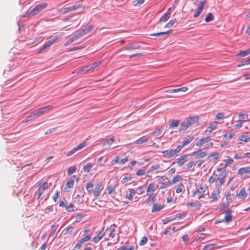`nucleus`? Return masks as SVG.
<instances>
[{
  "instance_id": "1",
  "label": "nucleus",
  "mask_w": 250,
  "mask_h": 250,
  "mask_svg": "<svg viewBox=\"0 0 250 250\" xmlns=\"http://www.w3.org/2000/svg\"><path fill=\"white\" fill-rule=\"evenodd\" d=\"M46 3H42L37 5L30 12L27 13L23 16V17H30L34 16L39 13L40 11L47 7Z\"/></svg>"
},
{
  "instance_id": "2",
  "label": "nucleus",
  "mask_w": 250,
  "mask_h": 250,
  "mask_svg": "<svg viewBox=\"0 0 250 250\" xmlns=\"http://www.w3.org/2000/svg\"><path fill=\"white\" fill-rule=\"evenodd\" d=\"M101 63L102 61L96 62L90 65L84 66L81 68V73L84 74L92 72L94 70V69L99 66L101 64Z\"/></svg>"
},
{
  "instance_id": "3",
  "label": "nucleus",
  "mask_w": 250,
  "mask_h": 250,
  "mask_svg": "<svg viewBox=\"0 0 250 250\" xmlns=\"http://www.w3.org/2000/svg\"><path fill=\"white\" fill-rule=\"evenodd\" d=\"M53 109L52 105H47L46 106H44L43 107L39 108L35 111H34V113L36 118L40 117V116L44 114V113L47 112L48 111L52 110Z\"/></svg>"
},
{
  "instance_id": "4",
  "label": "nucleus",
  "mask_w": 250,
  "mask_h": 250,
  "mask_svg": "<svg viewBox=\"0 0 250 250\" xmlns=\"http://www.w3.org/2000/svg\"><path fill=\"white\" fill-rule=\"evenodd\" d=\"M59 37L57 36H55L53 38L45 43L42 47L39 50V53H42L46 49L50 47L58 39Z\"/></svg>"
},
{
  "instance_id": "5",
  "label": "nucleus",
  "mask_w": 250,
  "mask_h": 250,
  "mask_svg": "<svg viewBox=\"0 0 250 250\" xmlns=\"http://www.w3.org/2000/svg\"><path fill=\"white\" fill-rule=\"evenodd\" d=\"M188 155H189L188 154H184L182 155L180 157L176 159L175 161L172 162V165L177 164L178 167L182 166L187 162V158Z\"/></svg>"
},
{
  "instance_id": "6",
  "label": "nucleus",
  "mask_w": 250,
  "mask_h": 250,
  "mask_svg": "<svg viewBox=\"0 0 250 250\" xmlns=\"http://www.w3.org/2000/svg\"><path fill=\"white\" fill-rule=\"evenodd\" d=\"M87 145H88V144L85 142H84L82 143H81L78 146H77L76 147L73 148L71 150L68 152L66 154V156L67 157L71 156L73 154L76 152L78 150H80L81 149L86 146Z\"/></svg>"
},
{
  "instance_id": "7",
  "label": "nucleus",
  "mask_w": 250,
  "mask_h": 250,
  "mask_svg": "<svg viewBox=\"0 0 250 250\" xmlns=\"http://www.w3.org/2000/svg\"><path fill=\"white\" fill-rule=\"evenodd\" d=\"M39 186H40V188L39 191L38 192V199H39L41 196L42 194V192L48 188V184L46 182L40 183L39 184Z\"/></svg>"
},
{
  "instance_id": "8",
  "label": "nucleus",
  "mask_w": 250,
  "mask_h": 250,
  "mask_svg": "<svg viewBox=\"0 0 250 250\" xmlns=\"http://www.w3.org/2000/svg\"><path fill=\"white\" fill-rule=\"evenodd\" d=\"M173 32L172 30H168L165 32H161L155 33L150 34V36L151 37H155L157 38H163L167 36Z\"/></svg>"
},
{
  "instance_id": "9",
  "label": "nucleus",
  "mask_w": 250,
  "mask_h": 250,
  "mask_svg": "<svg viewBox=\"0 0 250 250\" xmlns=\"http://www.w3.org/2000/svg\"><path fill=\"white\" fill-rule=\"evenodd\" d=\"M103 189V184L102 183L97 184L93 190V194L95 197L100 195L101 191Z\"/></svg>"
},
{
  "instance_id": "10",
  "label": "nucleus",
  "mask_w": 250,
  "mask_h": 250,
  "mask_svg": "<svg viewBox=\"0 0 250 250\" xmlns=\"http://www.w3.org/2000/svg\"><path fill=\"white\" fill-rule=\"evenodd\" d=\"M156 190V187L155 185L153 183H150L149 184L147 188L146 189V195H151L152 196L153 195H156V194H154V191Z\"/></svg>"
},
{
  "instance_id": "11",
  "label": "nucleus",
  "mask_w": 250,
  "mask_h": 250,
  "mask_svg": "<svg viewBox=\"0 0 250 250\" xmlns=\"http://www.w3.org/2000/svg\"><path fill=\"white\" fill-rule=\"evenodd\" d=\"M81 7H82V5H74L71 7L63 8L60 10V12H61L62 14H64L67 13L69 12H71V11L77 10V9H78L79 8Z\"/></svg>"
},
{
  "instance_id": "12",
  "label": "nucleus",
  "mask_w": 250,
  "mask_h": 250,
  "mask_svg": "<svg viewBox=\"0 0 250 250\" xmlns=\"http://www.w3.org/2000/svg\"><path fill=\"white\" fill-rule=\"evenodd\" d=\"M163 156L164 157H167L168 158H172L173 157H176L177 155L174 152L173 149L166 150L162 152Z\"/></svg>"
},
{
  "instance_id": "13",
  "label": "nucleus",
  "mask_w": 250,
  "mask_h": 250,
  "mask_svg": "<svg viewBox=\"0 0 250 250\" xmlns=\"http://www.w3.org/2000/svg\"><path fill=\"white\" fill-rule=\"evenodd\" d=\"M224 212L225 213L226 215L224 219V221L226 223H229L232 220V216L231 214L232 211L230 209H228Z\"/></svg>"
},
{
  "instance_id": "14",
  "label": "nucleus",
  "mask_w": 250,
  "mask_h": 250,
  "mask_svg": "<svg viewBox=\"0 0 250 250\" xmlns=\"http://www.w3.org/2000/svg\"><path fill=\"white\" fill-rule=\"evenodd\" d=\"M238 174L242 176L246 174H250V167H241L239 169Z\"/></svg>"
},
{
  "instance_id": "15",
  "label": "nucleus",
  "mask_w": 250,
  "mask_h": 250,
  "mask_svg": "<svg viewBox=\"0 0 250 250\" xmlns=\"http://www.w3.org/2000/svg\"><path fill=\"white\" fill-rule=\"evenodd\" d=\"M199 121L198 116H194V117H190L187 119L186 122L188 123V125L190 126L193 124H195L198 122Z\"/></svg>"
},
{
  "instance_id": "16",
  "label": "nucleus",
  "mask_w": 250,
  "mask_h": 250,
  "mask_svg": "<svg viewBox=\"0 0 250 250\" xmlns=\"http://www.w3.org/2000/svg\"><path fill=\"white\" fill-rule=\"evenodd\" d=\"M227 173L225 172H222L218 177H217V175H216V181L219 180L220 181V185L224 184L225 182V178L227 176Z\"/></svg>"
},
{
  "instance_id": "17",
  "label": "nucleus",
  "mask_w": 250,
  "mask_h": 250,
  "mask_svg": "<svg viewBox=\"0 0 250 250\" xmlns=\"http://www.w3.org/2000/svg\"><path fill=\"white\" fill-rule=\"evenodd\" d=\"M239 121L241 122H249V116L247 114L240 112L238 113Z\"/></svg>"
},
{
  "instance_id": "18",
  "label": "nucleus",
  "mask_w": 250,
  "mask_h": 250,
  "mask_svg": "<svg viewBox=\"0 0 250 250\" xmlns=\"http://www.w3.org/2000/svg\"><path fill=\"white\" fill-rule=\"evenodd\" d=\"M211 139L210 137H203L201 138L198 142H197L196 143V146H201L203 144L210 141Z\"/></svg>"
},
{
  "instance_id": "19",
  "label": "nucleus",
  "mask_w": 250,
  "mask_h": 250,
  "mask_svg": "<svg viewBox=\"0 0 250 250\" xmlns=\"http://www.w3.org/2000/svg\"><path fill=\"white\" fill-rule=\"evenodd\" d=\"M117 227V226L115 224H113L110 226V228L107 229L106 230H108L109 231V236L112 238H113L115 236V228Z\"/></svg>"
},
{
  "instance_id": "20",
  "label": "nucleus",
  "mask_w": 250,
  "mask_h": 250,
  "mask_svg": "<svg viewBox=\"0 0 250 250\" xmlns=\"http://www.w3.org/2000/svg\"><path fill=\"white\" fill-rule=\"evenodd\" d=\"M149 140V138L146 137V136H144L139 139H137L135 141V144L137 145H141L144 143H146L148 142Z\"/></svg>"
},
{
  "instance_id": "21",
  "label": "nucleus",
  "mask_w": 250,
  "mask_h": 250,
  "mask_svg": "<svg viewBox=\"0 0 250 250\" xmlns=\"http://www.w3.org/2000/svg\"><path fill=\"white\" fill-rule=\"evenodd\" d=\"M170 12H167L165 14H164L161 18L159 19L158 23L162 21H166L170 17Z\"/></svg>"
},
{
  "instance_id": "22",
  "label": "nucleus",
  "mask_w": 250,
  "mask_h": 250,
  "mask_svg": "<svg viewBox=\"0 0 250 250\" xmlns=\"http://www.w3.org/2000/svg\"><path fill=\"white\" fill-rule=\"evenodd\" d=\"M194 137L192 136H188L184 138L183 140V145L184 147L185 146L189 144L193 139Z\"/></svg>"
},
{
  "instance_id": "23",
  "label": "nucleus",
  "mask_w": 250,
  "mask_h": 250,
  "mask_svg": "<svg viewBox=\"0 0 250 250\" xmlns=\"http://www.w3.org/2000/svg\"><path fill=\"white\" fill-rule=\"evenodd\" d=\"M187 206L188 207H195L196 208L199 209L201 206V204L198 201H195L194 202L188 203Z\"/></svg>"
},
{
  "instance_id": "24",
  "label": "nucleus",
  "mask_w": 250,
  "mask_h": 250,
  "mask_svg": "<svg viewBox=\"0 0 250 250\" xmlns=\"http://www.w3.org/2000/svg\"><path fill=\"white\" fill-rule=\"evenodd\" d=\"M140 46L137 44H130L125 47V49L126 50H132L139 49Z\"/></svg>"
},
{
  "instance_id": "25",
  "label": "nucleus",
  "mask_w": 250,
  "mask_h": 250,
  "mask_svg": "<svg viewBox=\"0 0 250 250\" xmlns=\"http://www.w3.org/2000/svg\"><path fill=\"white\" fill-rule=\"evenodd\" d=\"M135 190L134 189L131 188L130 189L129 194H128L127 193H126V194L125 195V197L129 200L132 201L133 200V196L135 195Z\"/></svg>"
},
{
  "instance_id": "26",
  "label": "nucleus",
  "mask_w": 250,
  "mask_h": 250,
  "mask_svg": "<svg viewBox=\"0 0 250 250\" xmlns=\"http://www.w3.org/2000/svg\"><path fill=\"white\" fill-rule=\"evenodd\" d=\"M94 26L93 25H90L88 27H87L86 28H85L82 30L81 31V34H82L83 36L85 35V34L89 33L90 31H91L93 28Z\"/></svg>"
},
{
  "instance_id": "27",
  "label": "nucleus",
  "mask_w": 250,
  "mask_h": 250,
  "mask_svg": "<svg viewBox=\"0 0 250 250\" xmlns=\"http://www.w3.org/2000/svg\"><path fill=\"white\" fill-rule=\"evenodd\" d=\"M164 206H161L159 205H157L156 204H153V207L151 209V211L152 212L155 211H160L163 208Z\"/></svg>"
},
{
  "instance_id": "28",
  "label": "nucleus",
  "mask_w": 250,
  "mask_h": 250,
  "mask_svg": "<svg viewBox=\"0 0 250 250\" xmlns=\"http://www.w3.org/2000/svg\"><path fill=\"white\" fill-rule=\"evenodd\" d=\"M93 184L91 183L88 182L86 183V188L89 193H91L93 192Z\"/></svg>"
},
{
  "instance_id": "29",
  "label": "nucleus",
  "mask_w": 250,
  "mask_h": 250,
  "mask_svg": "<svg viewBox=\"0 0 250 250\" xmlns=\"http://www.w3.org/2000/svg\"><path fill=\"white\" fill-rule=\"evenodd\" d=\"M237 195L240 198H245L247 196V193L244 188H242Z\"/></svg>"
},
{
  "instance_id": "30",
  "label": "nucleus",
  "mask_w": 250,
  "mask_h": 250,
  "mask_svg": "<svg viewBox=\"0 0 250 250\" xmlns=\"http://www.w3.org/2000/svg\"><path fill=\"white\" fill-rule=\"evenodd\" d=\"M180 122L178 120H173L171 121L169 125L170 128H174L175 127H177L179 125Z\"/></svg>"
},
{
  "instance_id": "31",
  "label": "nucleus",
  "mask_w": 250,
  "mask_h": 250,
  "mask_svg": "<svg viewBox=\"0 0 250 250\" xmlns=\"http://www.w3.org/2000/svg\"><path fill=\"white\" fill-rule=\"evenodd\" d=\"M148 199L146 201V202L147 204H149L150 202H152L154 204V202L156 200V195H149Z\"/></svg>"
},
{
  "instance_id": "32",
  "label": "nucleus",
  "mask_w": 250,
  "mask_h": 250,
  "mask_svg": "<svg viewBox=\"0 0 250 250\" xmlns=\"http://www.w3.org/2000/svg\"><path fill=\"white\" fill-rule=\"evenodd\" d=\"M36 118L34 112H32L29 115H28L23 121V123H26L29 121L32 120L33 119Z\"/></svg>"
},
{
  "instance_id": "33",
  "label": "nucleus",
  "mask_w": 250,
  "mask_h": 250,
  "mask_svg": "<svg viewBox=\"0 0 250 250\" xmlns=\"http://www.w3.org/2000/svg\"><path fill=\"white\" fill-rule=\"evenodd\" d=\"M250 54V48L246 50L241 51L237 55L241 57H244Z\"/></svg>"
},
{
  "instance_id": "34",
  "label": "nucleus",
  "mask_w": 250,
  "mask_h": 250,
  "mask_svg": "<svg viewBox=\"0 0 250 250\" xmlns=\"http://www.w3.org/2000/svg\"><path fill=\"white\" fill-rule=\"evenodd\" d=\"M189 125H188V123L186 121L182 123L180 125L179 130H186L188 127Z\"/></svg>"
},
{
  "instance_id": "35",
  "label": "nucleus",
  "mask_w": 250,
  "mask_h": 250,
  "mask_svg": "<svg viewBox=\"0 0 250 250\" xmlns=\"http://www.w3.org/2000/svg\"><path fill=\"white\" fill-rule=\"evenodd\" d=\"M106 190L109 194L114 195L116 193L115 188L113 187H112L111 186H108L106 188Z\"/></svg>"
},
{
  "instance_id": "36",
  "label": "nucleus",
  "mask_w": 250,
  "mask_h": 250,
  "mask_svg": "<svg viewBox=\"0 0 250 250\" xmlns=\"http://www.w3.org/2000/svg\"><path fill=\"white\" fill-rule=\"evenodd\" d=\"M239 139L242 142L247 143L250 141V137L246 135H241Z\"/></svg>"
},
{
  "instance_id": "37",
  "label": "nucleus",
  "mask_w": 250,
  "mask_h": 250,
  "mask_svg": "<svg viewBox=\"0 0 250 250\" xmlns=\"http://www.w3.org/2000/svg\"><path fill=\"white\" fill-rule=\"evenodd\" d=\"M219 152H216L211 153L208 156V158H213V159L215 161L219 157Z\"/></svg>"
},
{
  "instance_id": "38",
  "label": "nucleus",
  "mask_w": 250,
  "mask_h": 250,
  "mask_svg": "<svg viewBox=\"0 0 250 250\" xmlns=\"http://www.w3.org/2000/svg\"><path fill=\"white\" fill-rule=\"evenodd\" d=\"M213 19H214V17H213V15H212V14H211V13H209L207 15L206 17L205 18V21L206 22H209L210 21H213Z\"/></svg>"
},
{
  "instance_id": "39",
  "label": "nucleus",
  "mask_w": 250,
  "mask_h": 250,
  "mask_svg": "<svg viewBox=\"0 0 250 250\" xmlns=\"http://www.w3.org/2000/svg\"><path fill=\"white\" fill-rule=\"evenodd\" d=\"M65 209L67 211L70 212L75 211L77 209V208H76L73 204H70L69 205L65 206Z\"/></svg>"
},
{
  "instance_id": "40",
  "label": "nucleus",
  "mask_w": 250,
  "mask_h": 250,
  "mask_svg": "<svg viewBox=\"0 0 250 250\" xmlns=\"http://www.w3.org/2000/svg\"><path fill=\"white\" fill-rule=\"evenodd\" d=\"M177 20L175 18L171 20L167 24H166L165 28L171 27L176 22Z\"/></svg>"
},
{
  "instance_id": "41",
  "label": "nucleus",
  "mask_w": 250,
  "mask_h": 250,
  "mask_svg": "<svg viewBox=\"0 0 250 250\" xmlns=\"http://www.w3.org/2000/svg\"><path fill=\"white\" fill-rule=\"evenodd\" d=\"M219 194V192L218 191L217 192L214 191L211 193L210 198L213 199V201H216L218 199L217 196Z\"/></svg>"
},
{
  "instance_id": "42",
  "label": "nucleus",
  "mask_w": 250,
  "mask_h": 250,
  "mask_svg": "<svg viewBox=\"0 0 250 250\" xmlns=\"http://www.w3.org/2000/svg\"><path fill=\"white\" fill-rule=\"evenodd\" d=\"M77 170V168L76 167L72 166L68 168V174L70 175L72 174L73 173H75Z\"/></svg>"
},
{
  "instance_id": "43",
  "label": "nucleus",
  "mask_w": 250,
  "mask_h": 250,
  "mask_svg": "<svg viewBox=\"0 0 250 250\" xmlns=\"http://www.w3.org/2000/svg\"><path fill=\"white\" fill-rule=\"evenodd\" d=\"M74 184V180L70 179L66 183L65 185V188H71L73 187Z\"/></svg>"
},
{
  "instance_id": "44",
  "label": "nucleus",
  "mask_w": 250,
  "mask_h": 250,
  "mask_svg": "<svg viewBox=\"0 0 250 250\" xmlns=\"http://www.w3.org/2000/svg\"><path fill=\"white\" fill-rule=\"evenodd\" d=\"M92 167V164L88 163L83 167V171L84 172H89Z\"/></svg>"
},
{
  "instance_id": "45",
  "label": "nucleus",
  "mask_w": 250,
  "mask_h": 250,
  "mask_svg": "<svg viewBox=\"0 0 250 250\" xmlns=\"http://www.w3.org/2000/svg\"><path fill=\"white\" fill-rule=\"evenodd\" d=\"M182 180L181 177L179 175H176L174 176L172 180L170 181V184L172 185L174 183H175L177 182H179L180 180Z\"/></svg>"
},
{
  "instance_id": "46",
  "label": "nucleus",
  "mask_w": 250,
  "mask_h": 250,
  "mask_svg": "<svg viewBox=\"0 0 250 250\" xmlns=\"http://www.w3.org/2000/svg\"><path fill=\"white\" fill-rule=\"evenodd\" d=\"M133 247L132 246H121L116 250H133Z\"/></svg>"
},
{
  "instance_id": "47",
  "label": "nucleus",
  "mask_w": 250,
  "mask_h": 250,
  "mask_svg": "<svg viewBox=\"0 0 250 250\" xmlns=\"http://www.w3.org/2000/svg\"><path fill=\"white\" fill-rule=\"evenodd\" d=\"M145 1V0H135L133 1V4L134 6H140Z\"/></svg>"
},
{
  "instance_id": "48",
  "label": "nucleus",
  "mask_w": 250,
  "mask_h": 250,
  "mask_svg": "<svg viewBox=\"0 0 250 250\" xmlns=\"http://www.w3.org/2000/svg\"><path fill=\"white\" fill-rule=\"evenodd\" d=\"M83 37L82 34H81V32L73 36L71 39V40H73V42L77 40V39H79V38Z\"/></svg>"
},
{
  "instance_id": "49",
  "label": "nucleus",
  "mask_w": 250,
  "mask_h": 250,
  "mask_svg": "<svg viewBox=\"0 0 250 250\" xmlns=\"http://www.w3.org/2000/svg\"><path fill=\"white\" fill-rule=\"evenodd\" d=\"M188 90L187 87H183L181 88H178L175 89V92H185Z\"/></svg>"
},
{
  "instance_id": "50",
  "label": "nucleus",
  "mask_w": 250,
  "mask_h": 250,
  "mask_svg": "<svg viewBox=\"0 0 250 250\" xmlns=\"http://www.w3.org/2000/svg\"><path fill=\"white\" fill-rule=\"evenodd\" d=\"M184 147L183 145H179L177 147L173 149L174 152L176 154L177 156L178 155V153L180 152L181 149Z\"/></svg>"
},
{
  "instance_id": "51",
  "label": "nucleus",
  "mask_w": 250,
  "mask_h": 250,
  "mask_svg": "<svg viewBox=\"0 0 250 250\" xmlns=\"http://www.w3.org/2000/svg\"><path fill=\"white\" fill-rule=\"evenodd\" d=\"M112 144L110 143V142L106 140V141L103 143V146L104 147V149L107 150L110 148V146Z\"/></svg>"
},
{
  "instance_id": "52",
  "label": "nucleus",
  "mask_w": 250,
  "mask_h": 250,
  "mask_svg": "<svg viewBox=\"0 0 250 250\" xmlns=\"http://www.w3.org/2000/svg\"><path fill=\"white\" fill-rule=\"evenodd\" d=\"M250 63V58H248L247 60L243 61L241 63L238 65V66L240 67L244 65H247Z\"/></svg>"
},
{
  "instance_id": "53",
  "label": "nucleus",
  "mask_w": 250,
  "mask_h": 250,
  "mask_svg": "<svg viewBox=\"0 0 250 250\" xmlns=\"http://www.w3.org/2000/svg\"><path fill=\"white\" fill-rule=\"evenodd\" d=\"M216 127V125H211L207 128V129L206 130V132L208 131L209 133H211L213 130L215 129Z\"/></svg>"
},
{
  "instance_id": "54",
  "label": "nucleus",
  "mask_w": 250,
  "mask_h": 250,
  "mask_svg": "<svg viewBox=\"0 0 250 250\" xmlns=\"http://www.w3.org/2000/svg\"><path fill=\"white\" fill-rule=\"evenodd\" d=\"M104 234L105 232L104 231V228H103L102 230L98 232L97 236L100 240H101L104 236Z\"/></svg>"
},
{
  "instance_id": "55",
  "label": "nucleus",
  "mask_w": 250,
  "mask_h": 250,
  "mask_svg": "<svg viewBox=\"0 0 250 250\" xmlns=\"http://www.w3.org/2000/svg\"><path fill=\"white\" fill-rule=\"evenodd\" d=\"M206 187L200 185L199 187L197 188V191L199 193H204L206 191Z\"/></svg>"
},
{
  "instance_id": "56",
  "label": "nucleus",
  "mask_w": 250,
  "mask_h": 250,
  "mask_svg": "<svg viewBox=\"0 0 250 250\" xmlns=\"http://www.w3.org/2000/svg\"><path fill=\"white\" fill-rule=\"evenodd\" d=\"M214 246V244L207 245L204 247L203 250H212Z\"/></svg>"
},
{
  "instance_id": "57",
  "label": "nucleus",
  "mask_w": 250,
  "mask_h": 250,
  "mask_svg": "<svg viewBox=\"0 0 250 250\" xmlns=\"http://www.w3.org/2000/svg\"><path fill=\"white\" fill-rule=\"evenodd\" d=\"M225 117V115L223 113H219L217 114L215 117V120H222Z\"/></svg>"
},
{
  "instance_id": "58",
  "label": "nucleus",
  "mask_w": 250,
  "mask_h": 250,
  "mask_svg": "<svg viewBox=\"0 0 250 250\" xmlns=\"http://www.w3.org/2000/svg\"><path fill=\"white\" fill-rule=\"evenodd\" d=\"M207 155V152H201L200 153L196 155V157L197 159L202 158L205 157Z\"/></svg>"
},
{
  "instance_id": "59",
  "label": "nucleus",
  "mask_w": 250,
  "mask_h": 250,
  "mask_svg": "<svg viewBox=\"0 0 250 250\" xmlns=\"http://www.w3.org/2000/svg\"><path fill=\"white\" fill-rule=\"evenodd\" d=\"M162 130L161 128H157L155 131L152 133V134L155 135L156 137L161 135Z\"/></svg>"
},
{
  "instance_id": "60",
  "label": "nucleus",
  "mask_w": 250,
  "mask_h": 250,
  "mask_svg": "<svg viewBox=\"0 0 250 250\" xmlns=\"http://www.w3.org/2000/svg\"><path fill=\"white\" fill-rule=\"evenodd\" d=\"M147 241V238L146 237H144L142 238V239L139 242L140 246H143L145 245Z\"/></svg>"
},
{
  "instance_id": "61",
  "label": "nucleus",
  "mask_w": 250,
  "mask_h": 250,
  "mask_svg": "<svg viewBox=\"0 0 250 250\" xmlns=\"http://www.w3.org/2000/svg\"><path fill=\"white\" fill-rule=\"evenodd\" d=\"M206 3H207V1L206 0L199 2L198 7L200 9H201L202 10H203L204 5Z\"/></svg>"
},
{
  "instance_id": "62",
  "label": "nucleus",
  "mask_w": 250,
  "mask_h": 250,
  "mask_svg": "<svg viewBox=\"0 0 250 250\" xmlns=\"http://www.w3.org/2000/svg\"><path fill=\"white\" fill-rule=\"evenodd\" d=\"M233 135V134L228 132L224 135V137L226 138L227 140H229Z\"/></svg>"
},
{
  "instance_id": "63",
  "label": "nucleus",
  "mask_w": 250,
  "mask_h": 250,
  "mask_svg": "<svg viewBox=\"0 0 250 250\" xmlns=\"http://www.w3.org/2000/svg\"><path fill=\"white\" fill-rule=\"evenodd\" d=\"M74 229V228L72 226H69L67 228L65 229L66 232L67 233L71 234L73 232V229Z\"/></svg>"
},
{
  "instance_id": "64",
  "label": "nucleus",
  "mask_w": 250,
  "mask_h": 250,
  "mask_svg": "<svg viewBox=\"0 0 250 250\" xmlns=\"http://www.w3.org/2000/svg\"><path fill=\"white\" fill-rule=\"evenodd\" d=\"M196 163L194 161H191L187 165V168L189 169H190L193 166L195 165Z\"/></svg>"
}]
</instances>
